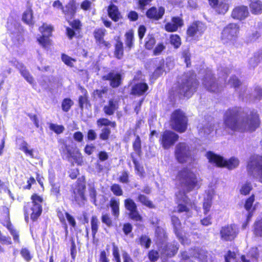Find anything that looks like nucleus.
Returning a JSON list of instances; mask_svg holds the SVG:
<instances>
[{"label": "nucleus", "mask_w": 262, "mask_h": 262, "mask_svg": "<svg viewBox=\"0 0 262 262\" xmlns=\"http://www.w3.org/2000/svg\"><path fill=\"white\" fill-rule=\"evenodd\" d=\"M225 128L232 132H252L260 125L257 112L253 110L246 113L240 107H233L225 111L223 116Z\"/></svg>", "instance_id": "obj_1"}, {"label": "nucleus", "mask_w": 262, "mask_h": 262, "mask_svg": "<svg viewBox=\"0 0 262 262\" xmlns=\"http://www.w3.org/2000/svg\"><path fill=\"white\" fill-rule=\"evenodd\" d=\"M176 186L179 189L176 192V197L179 212H188L189 207H192L186 193L199 187V181L195 174L190 169L185 168L180 170L177 176Z\"/></svg>", "instance_id": "obj_2"}, {"label": "nucleus", "mask_w": 262, "mask_h": 262, "mask_svg": "<svg viewBox=\"0 0 262 262\" xmlns=\"http://www.w3.org/2000/svg\"><path fill=\"white\" fill-rule=\"evenodd\" d=\"M198 85L195 75L192 73L187 74L178 85V93L181 96L189 98L196 91Z\"/></svg>", "instance_id": "obj_3"}, {"label": "nucleus", "mask_w": 262, "mask_h": 262, "mask_svg": "<svg viewBox=\"0 0 262 262\" xmlns=\"http://www.w3.org/2000/svg\"><path fill=\"white\" fill-rule=\"evenodd\" d=\"M227 68L224 69L221 68L218 69V71L222 73H220V75H222V76H219L220 85L215 82L211 71H209L206 74L203 81V85L208 91L212 92H219L221 91L223 85L225 84V78L227 75Z\"/></svg>", "instance_id": "obj_4"}, {"label": "nucleus", "mask_w": 262, "mask_h": 262, "mask_svg": "<svg viewBox=\"0 0 262 262\" xmlns=\"http://www.w3.org/2000/svg\"><path fill=\"white\" fill-rule=\"evenodd\" d=\"M206 157L210 163L218 167H225L229 169H233L239 164V160L236 158L232 157L228 160H225L222 157L216 155L212 151L207 152Z\"/></svg>", "instance_id": "obj_5"}, {"label": "nucleus", "mask_w": 262, "mask_h": 262, "mask_svg": "<svg viewBox=\"0 0 262 262\" xmlns=\"http://www.w3.org/2000/svg\"><path fill=\"white\" fill-rule=\"evenodd\" d=\"M194 151L185 143H180L176 146L175 156L179 162L191 163L194 160Z\"/></svg>", "instance_id": "obj_6"}, {"label": "nucleus", "mask_w": 262, "mask_h": 262, "mask_svg": "<svg viewBox=\"0 0 262 262\" xmlns=\"http://www.w3.org/2000/svg\"><path fill=\"white\" fill-rule=\"evenodd\" d=\"M187 118L185 113L179 109L176 110L171 115V128L180 133L184 132L187 128Z\"/></svg>", "instance_id": "obj_7"}, {"label": "nucleus", "mask_w": 262, "mask_h": 262, "mask_svg": "<svg viewBox=\"0 0 262 262\" xmlns=\"http://www.w3.org/2000/svg\"><path fill=\"white\" fill-rule=\"evenodd\" d=\"M239 32L238 26L231 23L225 27L221 33V40L224 44L233 45L237 37Z\"/></svg>", "instance_id": "obj_8"}, {"label": "nucleus", "mask_w": 262, "mask_h": 262, "mask_svg": "<svg viewBox=\"0 0 262 262\" xmlns=\"http://www.w3.org/2000/svg\"><path fill=\"white\" fill-rule=\"evenodd\" d=\"M247 170L248 173L253 177H255V172L259 181L262 183V156H251L248 163Z\"/></svg>", "instance_id": "obj_9"}, {"label": "nucleus", "mask_w": 262, "mask_h": 262, "mask_svg": "<svg viewBox=\"0 0 262 262\" xmlns=\"http://www.w3.org/2000/svg\"><path fill=\"white\" fill-rule=\"evenodd\" d=\"M60 151L63 157L68 161L73 159L78 164L82 162V158L78 150L63 143L60 148Z\"/></svg>", "instance_id": "obj_10"}, {"label": "nucleus", "mask_w": 262, "mask_h": 262, "mask_svg": "<svg viewBox=\"0 0 262 262\" xmlns=\"http://www.w3.org/2000/svg\"><path fill=\"white\" fill-rule=\"evenodd\" d=\"M31 204L29 205L30 210L27 211L31 212V219L33 221H35L41 214L43 199L37 194H34L31 196Z\"/></svg>", "instance_id": "obj_11"}, {"label": "nucleus", "mask_w": 262, "mask_h": 262, "mask_svg": "<svg viewBox=\"0 0 262 262\" xmlns=\"http://www.w3.org/2000/svg\"><path fill=\"white\" fill-rule=\"evenodd\" d=\"M239 93V96L242 99L250 101L260 100L262 98V89L259 86H256L252 94L249 93L245 86H242Z\"/></svg>", "instance_id": "obj_12"}, {"label": "nucleus", "mask_w": 262, "mask_h": 262, "mask_svg": "<svg viewBox=\"0 0 262 262\" xmlns=\"http://www.w3.org/2000/svg\"><path fill=\"white\" fill-rule=\"evenodd\" d=\"M239 228L235 224L223 227L220 230L221 238L225 241H231L236 237Z\"/></svg>", "instance_id": "obj_13"}, {"label": "nucleus", "mask_w": 262, "mask_h": 262, "mask_svg": "<svg viewBox=\"0 0 262 262\" xmlns=\"http://www.w3.org/2000/svg\"><path fill=\"white\" fill-rule=\"evenodd\" d=\"M178 138L179 136L176 133L170 130H165L162 135L160 141L163 147L168 149L175 143Z\"/></svg>", "instance_id": "obj_14"}, {"label": "nucleus", "mask_w": 262, "mask_h": 262, "mask_svg": "<svg viewBox=\"0 0 262 262\" xmlns=\"http://www.w3.org/2000/svg\"><path fill=\"white\" fill-rule=\"evenodd\" d=\"M39 29L42 34V36L38 38L37 40L43 47H46L50 42L49 37L51 36L53 27L50 25L43 24Z\"/></svg>", "instance_id": "obj_15"}, {"label": "nucleus", "mask_w": 262, "mask_h": 262, "mask_svg": "<svg viewBox=\"0 0 262 262\" xmlns=\"http://www.w3.org/2000/svg\"><path fill=\"white\" fill-rule=\"evenodd\" d=\"M102 79L104 81H109L110 86L113 88H116L121 84L122 75L118 72L112 71L107 74L103 76Z\"/></svg>", "instance_id": "obj_16"}, {"label": "nucleus", "mask_w": 262, "mask_h": 262, "mask_svg": "<svg viewBox=\"0 0 262 262\" xmlns=\"http://www.w3.org/2000/svg\"><path fill=\"white\" fill-rule=\"evenodd\" d=\"M206 30L204 24L200 21L193 23L188 29L187 33L189 36L193 37L195 39L201 36Z\"/></svg>", "instance_id": "obj_17"}, {"label": "nucleus", "mask_w": 262, "mask_h": 262, "mask_svg": "<svg viewBox=\"0 0 262 262\" xmlns=\"http://www.w3.org/2000/svg\"><path fill=\"white\" fill-rule=\"evenodd\" d=\"M210 5L220 14H225L229 10V4L226 0H208Z\"/></svg>", "instance_id": "obj_18"}, {"label": "nucleus", "mask_w": 262, "mask_h": 262, "mask_svg": "<svg viewBox=\"0 0 262 262\" xmlns=\"http://www.w3.org/2000/svg\"><path fill=\"white\" fill-rule=\"evenodd\" d=\"M249 13L247 7L240 6L233 9L231 16L234 19L242 20L245 19L248 16Z\"/></svg>", "instance_id": "obj_19"}, {"label": "nucleus", "mask_w": 262, "mask_h": 262, "mask_svg": "<svg viewBox=\"0 0 262 262\" xmlns=\"http://www.w3.org/2000/svg\"><path fill=\"white\" fill-rule=\"evenodd\" d=\"M105 32L106 30L104 29H96L94 32V35L98 45L109 48L111 47V44L108 42L105 41L103 39Z\"/></svg>", "instance_id": "obj_20"}, {"label": "nucleus", "mask_w": 262, "mask_h": 262, "mask_svg": "<svg viewBox=\"0 0 262 262\" xmlns=\"http://www.w3.org/2000/svg\"><path fill=\"white\" fill-rule=\"evenodd\" d=\"M171 223L177 237L179 239L182 244H184V238L183 232L181 230V224L179 218L176 216H172Z\"/></svg>", "instance_id": "obj_21"}, {"label": "nucleus", "mask_w": 262, "mask_h": 262, "mask_svg": "<svg viewBox=\"0 0 262 262\" xmlns=\"http://www.w3.org/2000/svg\"><path fill=\"white\" fill-rule=\"evenodd\" d=\"M165 13V9L160 7L157 9L155 7H152L148 9L146 12V16L148 18L155 20L161 19Z\"/></svg>", "instance_id": "obj_22"}, {"label": "nucleus", "mask_w": 262, "mask_h": 262, "mask_svg": "<svg viewBox=\"0 0 262 262\" xmlns=\"http://www.w3.org/2000/svg\"><path fill=\"white\" fill-rule=\"evenodd\" d=\"M198 128L199 134L201 136L206 137L213 132V124L210 122L203 121L202 123L198 125Z\"/></svg>", "instance_id": "obj_23"}, {"label": "nucleus", "mask_w": 262, "mask_h": 262, "mask_svg": "<svg viewBox=\"0 0 262 262\" xmlns=\"http://www.w3.org/2000/svg\"><path fill=\"white\" fill-rule=\"evenodd\" d=\"M262 61V49L255 52L249 59L248 64L250 69H254Z\"/></svg>", "instance_id": "obj_24"}, {"label": "nucleus", "mask_w": 262, "mask_h": 262, "mask_svg": "<svg viewBox=\"0 0 262 262\" xmlns=\"http://www.w3.org/2000/svg\"><path fill=\"white\" fill-rule=\"evenodd\" d=\"M183 25V20L179 17H173L171 21L167 23L165 26V30L168 32L176 31L178 28Z\"/></svg>", "instance_id": "obj_25"}, {"label": "nucleus", "mask_w": 262, "mask_h": 262, "mask_svg": "<svg viewBox=\"0 0 262 262\" xmlns=\"http://www.w3.org/2000/svg\"><path fill=\"white\" fill-rule=\"evenodd\" d=\"M194 257L201 262H213L212 254L204 249L198 250Z\"/></svg>", "instance_id": "obj_26"}, {"label": "nucleus", "mask_w": 262, "mask_h": 262, "mask_svg": "<svg viewBox=\"0 0 262 262\" xmlns=\"http://www.w3.org/2000/svg\"><path fill=\"white\" fill-rule=\"evenodd\" d=\"M118 106L117 101L111 99L108 101V104L104 106L103 110L105 114L111 116L117 110Z\"/></svg>", "instance_id": "obj_27"}, {"label": "nucleus", "mask_w": 262, "mask_h": 262, "mask_svg": "<svg viewBox=\"0 0 262 262\" xmlns=\"http://www.w3.org/2000/svg\"><path fill=\"white\" fill-rule=\"evenodd\" d=\"M62 10L63 13H64L67 17L71 18L76 13V6L74 2H69L65 7H63Z\"/></svg>", "instance_id": "obj_28"}, {"label": "nucleus", "mask_w": 262, "mask_h": 262, "mask_svg": "<svg viewBox=\"0 0 262 262\" xmlns=\"http://www.w3.org/2000/svg\"><path fill=\"white\" fill-rule=\"evenodd\" d=\"M16 67L19 70L21 75L29 83L32 84L33 83V78L23 63L17 62Z\"/></svg>", "instance_id": "obj_29"}, {"label": "nucleus", "mask_w": 262, "mask_h": 262, "mask_svg": "<svg viewBox=\"0 0 262 262\" xmlns=\"http://www.w3.org/2000/svg\"><path fill=\"white\" fill-rule=\"evenodd\" d=\"M119 205L120 202L119 199L115 198H112L110 202V206L112 209L113 215L115 217H118L119 215Z\"/></svg>", "instance_id": "obj_30"}, {"label": "nucleus", "mask_w": 262, "mask_h": 262, "mask_svg": "<svg viewBox=\"0 0 262 262\" xmlns=\"http://www.w3.org/2000/svg\"><path fill=\"white\" fill-rule=\"evenodd\" d=\"M148 88V86L145 83H137L132 88V94L141 95L147 90Z\"/></svg>", "instance_id": "obj_31"}, {"label": "nucleus", "mask_w": 262, "mask_h": 262, "mask_svg": "<svg viewBox=\"0 0 262 262\" xmlns=\"http://www.w3.org/2000/svg\"><path fill=\"white\" fill-rule=\"evenodd\" d=\"M250 8L251 12L254 14L262 13V3L259 0H250Z\"/></svg>", "instance_id": "obj_32"}, {"label": "nucleus", "mask_w": 262, "mask_h": 262, "mask_svg": "<svg viewBox=\"0 0 262 262\" xmlns=\"http://www.w3.org/2000/svg\"><path fill=\"white\" fill-rule=\"evenodd\" d=\"M108 14L109 16L115 21H117L120 17V14L118 11V8L114 5H111L108 7Z\"/></svg>", "instance_id": "obj_33"}, {"label": "nucleus", "mask_w": 262, "mask_h": 262, "mask_svg": "<svg viewBox=\"0 0 262 262\" xmlns=\"http://www.w3.org/2000/svg\"><path fill=\"white\" fill-rule=\"evenodd\" d=\"M114 54L115 57L119 59H121L123 56V45L120 40L117 41Z\"/></svg>", "instance_id": "obj_34"}, {"label": "nucleus", "mask_w": 262, "mask_h": 262, "mask_svg": "<svg viewBox=\"0 0 262 262\" xmlns=\"http://www.w3.org/2000/svg\"><path fill=\"white\" fill-rule=\"evenodd\" d=\"M125 43L127 48L130 49L134 46V33L132 30L127 32L125 34Z\"/></svg>", "instance_id": "obj_35"}, {"label": "nucleus", "mask_w": 262, "mask_h": 262, "mask_svg": "<svg viewBox=\"0 0 262 262\" xmlns=\"http://www.w3.org/2000/svg\"><path fill=\"white\" fill-rule=\"evenodd\" d=\"M99 221L96 216H93L91 220V225L93 236L94 237L98 231Z\"/></svg>", "instance_id": "obj_36"}, {"label": "nucleus", "mask_w": 262, "mask_h": 262, "mask_svg": "<svg viewBox=\"0 0 262 262\" xmlns=\"http://www.w3.org/2000/svg\"><path fill=\"white\" fill-rule=\"evenodd\" d=\"M137 199L141 203L146 206V207L149 208H154V205H153L152 202L150 201L146 196L140 194L138 195Z\"/></svg>", "instance_id": "obj_37"}, {"label": "nucleus", "mask_w": 262, "mask_h": 262, "mask_svg": "<svg viewBox=\"0 0 262 262\" xmlns=\"http://www.w3.org/2000/svg\"><path fill=\"white\" fill-rule=\"evenodd\" d=\"M32 17L33 13L32 10L30 9H28L25 11L23 13L22 19L26 24L28 25H32Z\"/></svg>", "instance_id": "obj_38"}, {"label": "nucleus", "mask_w": 262, "mask_h": 262, "mask_svg": "<svg viewBox=\"0 0 262 262\" xmlns=\"http://www.w3.org/2000/svg\"><path fill=\"white\" fill-rule=\"evenodd\" d=\"M133 147L136 153L140 156L141 153V141L140 137L137 135L133 142Z\"/></svg>", "instance_id": "obj_39"}, {"label": "nucleus", "mask_w": 262, "mask_h": 262, "mask_svg": "<svg viewBox=\"0 0 262 262\" xmlns=\"http://www.w3.org/2000/svg\"><path fill=\"white\" fill-rule=\"evenodd\" d=\"M20 149L24 151L26 155L34 158L33 150L28 148V144L26 141H23L20 146Z\"/></svg>", "instance_id": "obj_40"}, {"label": "nucleus", "mask_w": 262, "mask_h": 262, "mask_svg": "<svg viewBox=\"0 0 262 262\" xmlns=\"http://www.w3.org/2000/svg\"><path fill=\"white\" fill-rule=\"evenodd\" d=\"M124 206L129 212L137 208L136 204L131 199H126L124 200Z\"/></svg>", "instance_id": "obj_41"}, {"label": "nucleus", "mask_w": 262, "mask_h": 262, "mask_svg": "<svg viewBox=\"0 0 262 262\" xmlns=\"http://www.w3.org/2000/svg\"><path fill=\"white\" fill-rule=\"evenodd\" d=\"M170 42L174 48H178L181 45V41L180 36L178 35H171L170 37Z\"/></svg>", "instance_id": "obj_42"}, {"label": "nucleus", "mask_w": 262, "mask_h": 262, "mask_svg": "<svg viewBox=\"0 0 262 262\" xmlns=\"http://www.w3.org/2000/svg\"><path fill=\"white\" fill-rule=\"evenodd\" d=\"M97 124L98 126H111L115 127L116 126V123L115 122H111L108 119L106 118H100L97 121Z\"/></svg>", "instance_id": "obj_43"}, {"label": "nucleus", "mask_w": 262, "mask_h": 262, "mask_svg": "<svg viewBox=\"0 0 262 262\" xmlns=\"http://www.w3.org/2000/svg\"><path fill=\"white\" fill-rule=\"evenodd\" d=\"M145 48L148 50L152 49L156 43V40L152 35H148L145 38Z\"/></svg>", "instance_id": "obj_44"}, {"label": "nucleus", "mask_w": 262, "mask_h": 262, "mask_svg": "<svg viewBox=\"0 0 262 262\" xmlns=\"http://www.w3.org/2000/svg\"><path fill=\"white\" fill-rule=\"evenodd\" d=\"M49 128L57 134H60L62 133L64 129V127L63 125H58L52 123H50L49 124Z\"/></svg>", "instance_id": "obj_45"}, {"label": "nucleus", "mask_w": 262, "mask_h": 262, "mask_svg": "<svg viewBox=\"0 0 262 262\" xmlns=\"http://www.w3.org/2000/svg\"><path fill=\"white\" fill-rule=\"evenodd\" d=\"M7 228L9 230L11 234L12 235L14 242L19 243V234L18 231L14 229L12 225L9 224L7 225Z\"/></svg>", "instance_id": "obj_46"}, {"label": "nucleus", "mask_w": 262, "mask_h": 262, "mask_svg": "<svg viewBox=\"0 0 262 262\" xmlns=\"http://www.w3.org/2000/svg\"><path fill=\"white\" fill-rule=\"evenodd\" d=\"M178 250V247L176 246H167L164 253L169 256L174 255Z\"/></svg>", "instance_id": "obj_47"}, {"label": "nucleus", "mask_w": 262, "mask_h": 262, "mask_svg": "<svg viewBox=\"0 0 262 262\" xmlns=\"http://www.w3.org/2000/svg\"><path fill=\"white\" fill-rule=\"evenodd\" d=\"M61 59L62 61L67 66L73 67H74V63L76 61V60L70 57V56L62 54L61 56Z\"/></svg>", "instance_id": "obj_48"}, {"label": "nucleus", "mask_w": 262, "mask_h": 262, "mask_svg": "<svg viewBox=\"0 0 262 262\" xmlns=\"http://www.w3.org/2000/svg\"><path fill=\"white\" fill-rule=\"evenodd\" d=\"M111 190L116 196H121L123 194V190L119 184H114L112 185L111 187Z\"/></svg>", "instance_id": "obj_49"}, {"label": "nucleus", "mask_w": 262, "mask_h": 262, "mask_svg": "<svg viewBox=\"0 0 262 262\" xmlns=\"http://www.w3.org/2000/svg\"><path fill=\"white\" fill-rule=\"evenodd\" d=\"M131 158L135 165V170L139 174L142 175L143 173V168L142 166H140L138 161L134 157L133 153L131 154Z\"/></svg>", "instance_id": "obj_50"}, {"label": "nucleus", "mask_w": 262, "mask_h": 262, "mask_svg": "<svg viewBox=\"0 0 262 262\" xmlns=\"http://www.w3.org/2000/svg\"><path fill=\"white\" fill-rule=\"evenodd\" d=\"M73 102L70 99H64L61 105L62 110L66 112H68Z\"/></svg>", "instance_id": "obj_51"}, {"label": "nucleus", "mask_w": 262, "mask_h": 262, "mask_svg": "<svg viewBox=\"0 0 262 262\" xmlns=\"http://www.w3.org/2000/svg\"><path fill=\"white\" fill-rule=\"evenodd\" d=\"M140 243L141 246L145 247L146 248H148L151 244V240L147 236L142 235L140 238Z\"/></svg>", "instance_id": "obj_52"}, {"label": "nucleus", "mask_w": 262, "mask_h": 262, "mask_svg": "<svg viewBox=\"0 0 262 262\" xmlns=\"http://www.w3.org/2000/svg\"><path fill=\"white\" fill-rule=\"evenodd\" d=\"M129 216L130 219L136 221H140L142 220V217L140 215L137 208L133 211H130L129 212Z\"/></svg>", "instance_id": "obj_53"}, {"label": "nucleus", "mask_w": 262, "mask_h": 262, "mask_svg": "<svg viewBox=\"0 0 262 262\" xmlns=\"http://www.w3.org/2000/svg\"><path fill=\"white\" fill-rule=\"evenodd\" d=\"M254 232L256 235L262 236V219L255 223Z\"/></svg>", "instance_id": "obj_54"}, {"label": "nucleus", "mask_w": 262, "mask_h": 262, "mask_svg": "<svg viewBox=\"0 0 262 262\" xmlns=\"http://www.w3.org/2000/svg\"><path fill=\"white\" fill-rule=\"evenodd\" d=\"M111 134V130L109 128L104 127L101 129V133L100 134V138L103 140L108 139Z\"/></svg>", "instance_id": "obj_55"}, {"label": "nucleus", "mask_w": 262, "mask_h": 262, "mask_svg": "<svg viewBox=\"0 0 262 262\" xmlns=\"http://www.w3.org/2000/svg\"><path fill=\"white\" fill-rule=\"evenodd\" d=\"M102 222L105 224L107 227H111L112 226V221L107 213L102 214L101 216Z\"/></svg>", "instance_id": "obj_56"}, {"label": "nucleus", "mask_w": 262, "mask_h": 262, "mask_svg": "<svg viewBox=\"0 0 262 262\" xmlns=\"http://www.w3.org/2000/svg\"><path fill=\"white\" fill-rule=\"evenodd\" d=\"M20 254L27 261H29L32 258L30 251L26 248H22L20 251Z\"/></svg>", "instance_id": "obj_57"}, {"label": "nucleus", "mask_w": 262, "mask_h": 262, "mask_svg": "<svg viewBox=\"0 0 262 262\" xmlns=\"http://www.w3.org/2000/svg\"><path fill=\"white\" fill-rule=\"evenodd\" d=\"M241 82L235 76L231 77L229 80L228 84L230 86H233L235 89H238V86L240 85Z\"/></svg>", "instance_id": "obj_58"}, {"label": "nucleus", "mask_w": 262, "mask_h": 262, "mask_svg": "<svg viewBox=\"0 0 262 262\" xmlns=\"http://www.w3.org/2000/svg\"><path fill=\"white\" fill-rule=\"evenodd\" d=\"M252 187L250 183L247 182L242 186L240 192L242 194L246 195L248 194L251 190Z\"/></svg>", "instance_id": "obj_59"}, {"label": "nucleus", "mask_w": 262, "mask_h": 262, "mask_svg": "<svg viewBox=\"0 0 262 262\" xmlns=\"http://www.w3.org/2000/svg\"><path fill=\"white\" fill-rule=\"evenodd\" d=\"M164 60H162L161 61L160 66L157 68L154 73V76L156 77L160 76L164 72Z\"/></svg>", "instance_id": "obj_60"}, {"label": "nucleus", "mask_w": 262, "mask_h": 262, "mask_svg": "<svg viewBox=\"0 0 262 262\" xmlns=\"http://www.w3.org/2000/svg\"><path fill=\"white\" fill-rule=\"evenodd\" d=\"M183 57L184 58L185 62L187 67H189L191 64L190 62V53L188 50H184L182 54Z\"/></svg>", "instance_id": "obj_61"}, {"label": "nucleus", "mask_w": 262, "mask_h": 262, "mask_svg": "<svg viewBox=\"0 0 262 262\" xmlns=\"http://www.w3.org/2000/svg\"><path fill=\"white\" fill-rule=\"evenodd\" d=\"M254 201V195H252L250 197H249L245 202V208L247 210L249 211L252 206L253 202Z\"/></svg>", "instance_id": "obj_62"}, {"label": "nucleus", "mask_w": 262, "mask_h": 262, "mask_svg": "<svg viewBox=\"0 0 262 262\" xmlns=\"http://www.w3.org/2000/svg\"><path fill=\"white\" fill-rule=\"evenodd\" d=\"M113 255L114 256V258L115 259V260L116 261V262H121L119 249L118 247L116 246L114 243H113Z\"/></svg>", "instance_id": "obj_63"}, {"label": "nucleus", "mask_w": 262, "mask_h": 262, "mask_svg": "<svg viewBox=\"0 0 262 262\" xmlns=\"http://www.w3.org/2000/svg\"><path fill=\"white\" fill-rule=\"evenodd\" d=\"M98 262H110V259L107 257L106 252L105 250L100 251Z\"/></svg>", "instance_id": "obj_64"}]
</instances>
